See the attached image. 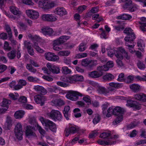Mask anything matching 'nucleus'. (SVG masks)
Returning a JSON list of instances; mask_svg holds the SVG:
<instances>
[{"instance_id": "obj_29", "label": "nucleus", "mask_w": 146, "mask_h": 146, "mask_svg": "<svg viewBox=\"0 0 146 146\" xmlns=\"http://www.w3.org/2000/svg\"><path fill=\"white\" fill-rule=\"evenodd\" d=\"M10 10L14 15H19L21 13V12L19 9L14 6H11L10 7Z\"/></svg>"}, {"instance_id": "obj_40", "label": "nucleus", "mask_w": 146, "mask_h": 146, "mask_svg": "<svg viewBox=\"0 0 146 146\" xmlns=\"http://www.w3.org/2000/svg\"><path fill=\"white\" fill-rule=\"evenodd\" d=\"M132 5V1L131 0H129L126 2L125 4L123 5V7L125 9H127L128 8L129 9V7H131V6Z\"/></svg>"}, {"instance_id": "obj_60", "label": "nucleus", "mask_w": 146, "mask_h": 146, "mask_svg": "<svg viewBox=\"0 0 146 146\" xmlns=\"http://www.w3.org/2000/svg\"><path fill=\"white\" fill-rule=\"evenodd\" d=\"M23 3L28 5H34L31 0H23Z\"/></svg>"}, {"instance_id": "obj_55", "label": "nucleus", "mask_w": 146, "mask_h": 146, "mask_svg": "<svg viewBox=\"0 0 146 146\" xmlns=\"http://www.w3.org/2000/svg\"><path fill=\"white\" fill-rule=\"evenodd\" d=\"M57 84L59 86L64 87H67L69 85L67 83L60 81L57 82Z\"/></svg>"}, {"instance_id": "obj_59", "label": "nucleus", "mask_w": 146, "mask_h": 146, "mask_svg": "<svg viewBox=\"0 0 146 146\" xmlns=\"http://www.w3.org/2000/svg\"><path fill=\"white\" fill-rule=\"evenodd\" d=\"M7 38V35L6 33H3L0 34V38L3 40H6Z\"/></svg>"}, {"instance_id": "obj_35", "label": "nucleus", "mask_w": 146, "mask_h": 146, "mask_svg": "<svg viewBox=\"0 0 146 146\" xmlns=\"http://www.w3.org/2000/svg\"><path fill=\"white\" fill-rule=\"evenodd\" d=\"M131 105V107L133 108L136 110H139L141 108V105L136 101H134Z\"/></svg>"}, {"instance_id": "obj_45", "label": "nucleus", "mask_w": 146, "mask_h": 146, "mask_svg": "<svg viewBox=\"0 0 146 146\" xmlns=\"http://www.w3.org/2000/svg\"><path fill=\"white\" fill-rule=\"evenodd\" d=\"M100 119L101 117L100 115L98 114H96L93 119V122L95 124H97L100 121Z\"/></svg>"}, {"instance_id": "obj_19", "label": "nucleus", "mask_w": 146, "mask_h": 146, "mask_svg": "<svg viewBox=\"0 0 146 146\" xmlns=\"http://www.w3.org/2000/svg\"><path fill=\"white\" fill-rule=\"evenodd\" d=\"M55 12L56 14L60 16L66 15L67 13V12L63 7L57 8L56 9Z\"/></svg>"}, {"instance_id": "obj_30", "label": "nucleus", "mask_w": 146, "mask_h": 146, "mask_svg": "<svg viewBox=\"0 0 146 146\" xmlns=\"http://www.w3.org/2000/svg\"><path fill=\"white\" fill-rule=\"evenodd\" d=\"M8 57L10 59H14L16 56V52L15 50H13L7 54Z\"/></svg>"}, {"instance_id": "obj_37", "label": "nucleus", "mask_w": 146, "mask_h": 146, "mask_svg": "<svg viewBox=\"0 0 146 146\" xmlns=\"http://www.w3.org/2000/svg\"><path fill=\"white\" fill-rule=\"evenodd\" d=\"M123 116L122 115L117 116L113 122V124L115 125L120 122L123 120Z\"/></svg>"}, {"instance_id": "obj_39", "label": "nucleus", "mask_w": 146, "mask_h": 146, "mask_svg": "<svg viewBox=\"0 0 146 146\" xmlns=\"http://www.w3.org/2000/svg\"><path fill=\"white\" fill-rule=\"evenodd\" d=\"M98 143L101 145H111L112 143L111 141H101L99 140L97 141Z\"/></svg>"}, {"instance_id": "obj_24", "label": "nucleus", "mask_w": 146, "mask_h": 146, "mask_svg": "<svg viewBox=\"0 0 146 146\" xmlns=\"http://www.w3.org/2000/svg\"><path fill=\"white\" fill-rule=\"evenodd\" d=\"M130 88L134 92H137L140 90V86L137 84H133L129 86Z\"/></svg>"}, {"instance_id": "obj_41", "label": "nucleus", "mask_w": 146, "mask_h": 146, "mask_svg": "<svg viewBox=\"0 0 146 146\" xmlns=\"http://www.w3.org/2000/svg\"><path fill=\"white\" fill-rule=\"evenodd\" d=\"M62 72L64 74H68L70 73L71 72L70 69L66 66H64L62 68Z\"/></svg>"}, {"instance_id": "obj_3", "label": "nucleus", "mask_w": 146, "mask_h": 146, "mask_svg": "<svg viewBox=\"0 0 146 146\" xmlns=\"http://www.w3.org/2000/svg\"><path fill=\"white\" fill-rule=\"evenodd\" d=\"M83 78V76L76 74L72 76L62 77L61 79L64 82L72 84L78 81H81Z\"/></svg>"}, {"instance_id": "obj_52", "label": "nucleus", "mask_w": 146, "mask_h": 146, "mask_svg": "<svg viewBox=\"0 0 146 146\" xmlns=\"http://www.w3.org/2000/svg\"><path fill=\"white\" fill-rule=\"evenodd\" d=\"M27 80L30 82H35L38 80V79L36 77L29 76L27 78Z\"/></svg>"}, {"instance_id": "obj_25", "label": "nucleus", "mask_w": 146, "mask_h": 146, "mask_svg": "<svg viewBox=\"0 0 146 146\" xmlns=\"http://www.w3.org/2000/svg\"><path fill=\"white\" fill-rule=\"evenodd\" d=\"M100 137L103 139H107L108 141H111V137L110 133L107 132H104L102 133L100 135Z\"/></svg>"}, {"instance_id": "obj_43", "label": "nucleus", "mask_w": 146, "mask_h": 146, "mask_svg": "<svg viewBox=\"0 0 146 146\" xmlns=\"http://www.w3.org/2000/svg\"><path fill=\"white\" fill-rule=\"evenodd\" d=\"M6 30L8 33V37L9 38H11L12 37V32L11 28L8 25H5Z\"/></svg>"}, {"instance_id": "obj_34", "label": "nucleus", "mask_w": 146, "mask_h": 146, "mask_svg": "<svg viewBox=\"0 0 146 146\" xmlns=\"http://www.w3.org/2000/svg\"><path fill=\"white\" fill-rule=\"evenodd\" d=\"M109 85L110 86L116 88H121L123 86L122 84L118 83L111 82Z\"/></svg>"}, {"instance_id": "obj_54", "label": "nucleus", "mask_w": 146, "mask_h": 146, "mask_svg": "<svg viewBox=\"0 0 146 146\" xmlns=\"http://www.w3.org/2000/svg\"><path fill=\"white\" fill-rule=\"evenodd\" d=\"M4 49L6 50H10L11 49V47L9 46V44L7 41H5L4 46Z\"/></svg>"}, {"instance_id": "obj_13", "label": "nucleus", "mask_w": 146, "mask_h": 146, "mask_svg": "<svg viewBox=\"0 0 146 146\" xmlns=\"http://www.w3.org/2000/svg\"><path fill=\"white\" fill-rule=\"evenodd\" d=\"M34 88L36 92L42 95H44L47 93L46 90L42 86L37 85L35 86Z\"/></svg>"}, {"instance_id": "obj_2", "label": "nucleus", "mask_w": 146, "mask_h": 146, "mask_svg": "<svg viewBox=\"0 0 146 146\" xmlns=\"http://www.w3.org/2000/svg\"><path fill=\"white\" fill-rule=\"evenodd\" d=\"M39 119L42 125L45 126V129L46 131H48L49 129L52 132H56L57 128L55 123L43 117H40Z\"/></svg>"}, {"instance_id": "obj_5", "label": "nucleus", "mask_w": 146, "mask_h": 146, "mask_svg": "<svg viewBox=\"0 0 146 146\" xmlns=\"http://www.w3.org/2000/svg\"><path fill=\"white\" fill-rule=\"evenodd\" d=\"M39 7L44 10L48 9L53 7L56 5L52 1L47 0L39 1L38 3Z\"/></svg>"}, {"instance_id": "obj_18", "label": "nucleus", "mask_w": 146, "mask_h": 146, "mask_svg": "<svg viewBox=\"0 0 146 146\" xmlns=\"http://www.w3.org/2000/svg\"><path fill=\"white\" fill-rule=\"evenodd\" d=\"M52 105L55 106H61L65 105L64 101L61 99H56L51 102Z\"/></svg>"}, {"instance_id": "obj_11", "label": "nucleus", "mask_w": 146, "mask_h": 146, "mask_svg": "<svg viewBox=\"0 0 146 146\" xmlns=\"http://www.w3.org/2000/svg\"><path fill=\"white\" fill-rule=\"evenodd\" d=\"M41 17L43 20L48 22H54L57 20L56 16L52 14H44Z\"/></svg>"}, {"instance_id": "obj_28", "label": "nucleus", "mask_w": 146, "mask_h": 146, "mask_svg": "<svg viewBox=\"0 0 146 146\" xmlns=\"http://www.w3.org/2000/svg\"><path fill=\"white\" fill-rule=\"evenodd\" d=\"M98 92L104 95L109 93V91L104 87L98 86Z\"/></svg>"}, {"instance_id": "obj_31", "label": "nucleus", "mask_w": 146, "mask_h": 146, "mask_svg": "<svg viewBox=\"0 0 146 146\" xmlns=\"http://www.w3.org/2000/svg\"><path fill=\"white\" fill-rule=\"evenodd\" d=\"M96 61L94 60H91L88 58H86L82 60V64H95Z\"/></svg>"}, {"instance_id": "obj_20", "label": "nucleus", "mask_w": 146, "mask_h": 146, "mask_svg": "<svg viewBox=\"0 0 146 146\" xmlns=\"http://www.w3.org/2000/svg\"><path fill=\"white\" fill-rule=\"evenodd\" d=\"M140 19L143 22H139V23L140 25L139 26L140 29L143 31H146V29L145 28V27H146V18L143 17H141Z\"/></svg>"}, {"instance_id": "obj_4", "label": "nucleus", "mask_w": 146, "mask_h": 146, "mask_svg": "<svg viewBox=\"0 0 146 146\" xmlns=\"http://www.w3.org/2000/svg\"><path fill=\"white\" fill-rule=\"evenodd\" d=\"M83 96L82 93L79 92L70 90L67 93L66 95V97L67 99L71 100L76 101L79 99V96L82 97Z\"/></svg>"}, {"instance_id": "obj_9", "label": "nucleus", "mask_w": 146, "mask_h": 146, "mask_svg": "<svg viewBox=\"0 0 146 146\" xmlns=\"http://www.w3.org/2000/svg\"><path fill=\"white\" fill-rule=\"evenodd\" d=\"M44 56L46 59L49 61L56 62L59 59L58 56L55 55L54 53L51 52L45 53Z\"/></svg>"}, {"instance_id": "obj_46", "label": "nucleus", "mask_w": 146, "mask_h": 146, "mask_svg": "<svg viewBox=\"0 0 146 146\" xmlns=\"http://www.w3.org/2000/svg\"><path fill=\"white\" fill-rule=\"evenodd\" d=\"M98 8L97 7H93L92 9L89 11L88 13V15L90 16L92 14L98 12Z\"/></svg>"}, {"instance_id": "obj_7", "label": "nucleus", "mask_w": 146, "mask_h": 146, "mask_svg": "<svg viewBox=\"0 0 146 146\" xmlns=\"http://www.w3.org/2000/svg\"><path fill=\"white\" fill-rule=\"evenodd\" d=\"M47 66L49 70V71L46 68H42V70L44 71L45 73L49 74H50V72L56 74H58L60 72L59 68L58 67L55 66L54 64H47Z\"/></svg>"}, {"instance_id": "obj_12", "label": "nucleus", "mask_w": 146, "mask_h": 146, "mask_svg": "<svg viewBox=\"0 0 146 146\" xmlns=\"http://www.w3.org/2000/svg\"><path fill=\"white\" fill-rule=\"evenodd\" d=\"M26 13L28 16L32 19H36L39 16V13L33 10H27L26 11Z\"/></svg>"}, {"instance_id": "obj_27", "label": "nucleus", "mask_w": 146, "mask_h": 146, "mask_svg": "<svg viewBox=\"0 0 146 146\" xmlns=\"http://www.w3.org/2000/svg\"><path fill=\"white\" fill-rule=\"evenodd\" d=\"M70 106H66L64 107L63 111L64 117L67 120L69 119V116L68 114V112L70 110Z\"/></svg>"}, {"instance_id": "obj_38", "label": "nucleus", "mask_w": 146, "mask_h": 146, "mask_svg": "<svg viewBox=\"0 0 146 146\" xmlns=\"http://www.w3.org/2000/svg\"><path fill=\"white\" fill-rule=\"evenodd\" d=\"M69 37L68 36H62L59 38V39L61 44H63L69 38Z\"/></svg>"}, {"instance_id": "obj_48", "label": "nucleus", "mask_w": 146, "mask_h": 146, "mask_svg": "<svg viewBox=\"0 0 146 146\" xmlns=\"http://www.w3.org/2000/svg\"><path fill=\"white\" fill-rule=\"evenodd\" d=\"M24 47L27 49L31 47V44L30 42L28 41H25L24 43Z\"/></svg>"}, {"instance_id": "obj_22", "label": "nucleus", "mask_w": 146, "mask_h": 146, "mask_svg": "<svg viewBox=\"0 0 146 146\" xmlns=\"http://www.w3.org/2000/svg\"><path fill=\"white\" fill-rule=\"evenodd\" d=\"M135 38V36L134 33H132L130 35H127L124 38V40L126 42H130V43H132Z\"/></svg>"}, {"instance_id": "obj_36", "label": "nucleus", "mask_w": 146, "mask_h": 146, "mask_svg": "<svg viewBox=\"0 0 146 146\" xmlns=\"http://www.w3.org/2000/svg\"><path fill=\"white\" fill-rule=\"evenodd\" d=\"M11 101L10 100L4 99L2 102V106L6 107V108H7V107L8 108V106L11 104Z\"/></svg>"}, {"instance_id": "obj_49", "label": "nucleus", "mask_w": 146, "mask_h": 146, "mask_svg": "<svg viewBox=\"0 0 146 146\" xmlns=\"http://www.w3.org/2000/svg\"><path fill=\"white\" fill-rule=\"evenodd\" d=\"M133 31L131 28H126L124 30L123 32L128 35L134 33Z\"/></svg>"}, {"instance_id": "obj_23", "label": "nucleus", "mask_w": 146, "mask_h": 146, "mask_svg": "<svg viewBox=\"0 0 146 146\" xmlns=\"http://www.w3.org/2000/svg\"><path fill=\"white\" fill-rule=\"evenodd\" d=\"M124 112L123 110L119 107H116L113 109V115H118L122 114Z\"/></svg>"}, {"instance_id": "obj_32", "label": "nucleus", "mask_w": 146, "mask_h": 146, "mask_svg": "<svg viewBox=\"0 0 146 146\" xmlns=\"http://www.w3.org/2000/svg\"><path fill=\"white\" fill-rule=\"evenodd\" d=\"M118 50L120 53H121L123 55L124 57L126 59L129 60L130 58V56L128 55L127 52L125 51L123 48L122 47L119 48Z\"/></svg>"}, {"instance_id": "obj_51", "label": "nucleus", "mask_w": 146, "mask_h": 146, "mask_svg": "<svg viewBox=\"0 0 146 146\" xmlns=\"http://www.w3.org/2000/svg\"><path fill=\"white\" fill-rule=\"evenodd\" d=\"M86 44L84 43H81L79 46V50L80 52L84 51L86 49L85 46Z\"/></svg>"}, {"instance_id": "obj_10", "label": "nucleus", "mask_w": 146, "mask_h": 146, "mask_svg": "<svg viewBox=\"0 0 146 146\" xmlns=\"http://www.w3.org/2000/svg\"><path fill=\"white\" fill-rule=\"evenodd\" d=\"M34 98L35 102L37 104H40L41 106L44 105L45 102L47 100V98L45 96L39 94L35 95Z\"/></svg>"}, {"instance_id": "obj_58", "label": "nucleus", "mask_w": 146, "mask_h": 146, "mask_svg": "<svg viewBox=\"0 0 146 146\" xmlns=\"http://www.w3.org/2000/svg\"><path fill=\"white\" fill-rule=\"evenodd\" d=\"M12 125V121L10 120H7L5 124V126L7 127V129H9L10 127Z\"/></svg>"}, {"instance_id": "obj_14", "label": "nucleus", "mask_w": 146, "mask_h": 146, "mask_svg": "<svg viewBox=\"0 0 146 146\" xmlns=\"http://www.w3.org/2000/svg\"><path fill=\"white\" fill-rule=\"evenodd\" d=\"M34 130V128L32 126H27L26 130V136L27 137L35 136V134L33 132Z\"/></svg>"}, {"instance_id": "obj_44", "label": "nucleus", "mask_w": 146, "mask_h": 146, "mask_svg": "<svg viewBox=\"0 0 146 146\" xmlns=\"http://www.w3.org/2000/svg\"><path fill=\"white\" fill-rule=\"evenodd\" d=\"M82 66L87 70H91L93 69L95 67L94 64H82Z\"/></svg>"}, {"instance_id": "obj_62", "label": "nucleus", "mask_w": 146, "mask_h": 146, "mask_svg": "<svg viewBox=\"0 0 146 146\" xmlns=\"http://www.w3.org/2000/svg\"><path fill=\"white\" fill-rule=\"evenodd\" d=\"M7 68V66L4 64L0 65V73L3 72Z\"/></svg>"}, {"instance_id": "obj_50", "label": "nucleus", "mask_w": 146, "mask_h": 146, "mask_svg": "<svg viewBox=\"0 0 146 146\" xmlns=\"http://www.w3.org/2000/svg\"><path fill=\"white\" fill-rule=\"evenodd\" d=\"M18 101L21 103H26L27 101V98L24 96H21L19 99Z\"/></svg>"}, {"instance_id": "obj_16", "label": "nucleus", "mask_w": 146, "mask_h": 146, "mask_svg": "<svg viewBox=\"0 0 146 146\" xmlns=\"http://www.w3.org/2000/svg\"><path fill=\"white\" fill-rule=\"evenodd\" d=\"M42 33L45 35L51 36L53 33V31L52 28L47 27L41 29Z\"/></svg>"}, {"instance_id": "obj_6", "label": "nucleus", "mask_w": 146, "mask_h": 146, "mask_svg": "<svg viewBox=\"0 0 146 146\" xmlns=\"http://www.w3.org/2000/svg\"><path fill=\"white\" fill-rule=\"evenodd\" d=\"M47 115L49 117L55 120L61 121L62 119L61 113L57 110H52L50 113H47Z\"/></svg>"}, {"instance_id": "obj_61", "label": "nucleus", "mask_w": 146, "mask_h": 146, "mask_svg": "<svg viewBox=\"0 0 146 146\" xmlns=\"http://www.w3.org/2000/svg\"><path fill=\"white\" fill-rule=\"evenodd\" d=\"M133 77L132 76H129L127 77V79L125 80V82L126 83H130L133 80Z\"/></svg>"}, {"instance_id": "obj_26", "label": "nucleus", "mask_w": 146, "mask_h": 146, "mask_svg": "<svg viewBox=\"0 0 146 146\" xmlns=\"http://www.w3.org/2000/svg\"><path fill=\"white\" fill-rule=\"evenodd\" d=\"M114 76L110 73H107L103 77V79L105 81H110L114 78Z\"/></svg>"}, {"instance_id": "obj_57", "label": "nucleus", "mask_w": 146, "mask_h": 146, "mask_svg": "<svg viewBox=\"0 0 146 146\" xmlns=\"http://www.w3.org/2000/svg\"><path fill=\"white\" fill-rule=\"evenodd\" d=\"M115 50L110 49L107 50L108 54V56L110 57H112L114 55V52Z\"/></svg>"}, {"instance_id": "obj_47", "label": "nucleus", "mask_w": 146, "mask_h": 146, "mask_svg": "<svg viewBox=\"0 0 146 146\" xmlns=\"http://www.w3.org/2000/svg\"><path fill=\"white\" fill-rule=\"evenodd\" d=\"M59 54L61 55L64 56H68L70 53V52L69 51H61L59 52Z\"/></svg>"}, {"instance_id": "obj_17", "label": "nucleus", "mask_w": 146, "mask_h": 146, "mask_svg": "<svg viewBox=\"0 0 146 146\" xmlns=\"http://www.w3.org/2000/svg\"><path fill=\"white\" fill-rule=\"evenodd\" d=\"M114 54L115 55L117 58V60L116 61L117 64H121L122 63L121 60L123 59V56L120 53V52L118 50H115L114 51Z\"/></svg>"}, {"instance_id": "obj_1", "label": "nucleus", "mask_w": 146, "mask_h": 146, "mask_svg": "<svg viewBox=\"0 0 146 146\" xmlns=\"http://www.w3.org/2000/svg\"><path fill=\"white\" fill-rule=\"evenodd\" d=\"M110 65L111 67L113 66L112 64H104L103 66H99L97 68V71H94L90 72L89 75L90 77L96 78L102 76L104 74V71H107L109 69V66Z\"/></svg>"}, {"instance_id": "obj_56", "label": "nucleus", "mask_w": 146, "mask_h": 146, "mask_svg": "<svg viewBox=\"0 0 146 146\" xmlns=\"http://www.w3.org/2000/svg\"><path fill=\"white\" fill-rule=\"evenodd\" d=\"M124 74L123 73H121L119 75L118 78L117 79V80L119 82H123L124 80Z\"/></svg>"}, {"instance_id": "obj_21", "label": "nucleus", "mask_w": 146, "mask_h": 146, "mask_svg": "<svg viewBox=\"0 0 146 146\" xmlns=\"http://www.w3.org/2000/svg\"><path fill=\"white\" fill-rule=\"evenodd\" d=\"M76 128L74 127L66 128L65 130V136L68 137L70 133H74L76 132Z\"/></svg>"}, {"instance_id": "obj_64", "label": "nucleus", "mask_w": 146, "mask_h": 146, "mask_svg": "<svg viewBox=\"0 0 146 146\" xmlns=\"http://www.w3.org/2000/svg\"><path fill=\"white\" fill-rule=\"evenodd\" d=\"M26 84V81L24 80H20L18 82V84H19L20 85H21L22 87H23V86H25Z\"/></svg>"}, {"instance_id": "obj_8", "label": "nucleus", "mask_w": 146, "mask_h": 146, "mask_svg": "<svg viewBox=\"0 0 146 146\" xmlns=\"http://www.w3.org/2000/svg\"><path fill=\"white\" fill-rule=\"evenodd\" d=\"M14 132L17 138L19 140H21L23 138L22 135L23 133L22 126L20 123H18L15 126Z\"/></svg>"}, {"instance_id": "obj_42", "label": "nucleus", "mask_w": 146, "mask_h": 146, "mask_svg": "<svg viewBox=\"0 0 146 146\" xmlns=\"http://www.w3.org/2000/svg\"><path fill=\"white\" fill-rule=\"evenodd\" d=\"M143 77H141L139 76H134L135 79L137 81H146V75L143 76Z\"/></svg>"}, {"instance_id": "obj_53", "label": "nucleus", "mask_w": 146, "mask_h": 146, "mask_svg": "<svg viewBox=\"0 0 146 146\" xmlns=\"http://www.w3.org/2000/svg\"><path fill=\"white\" fill-rule=\"evenodd\" d=\"M26 67L27 69L31 72H35L36 71V70L32 66V64H27Z\"/></svg>"}, {"instance_id": "obj_33", "label": "nucleus", "mask_w": 146, "mask_h": 146, "mask_svg": "<svg viewBox=\"0 0 146 146\" xmlns=\"http://www.w3.org/2000/svg\"><path fill=\"white\" fill-rule=\"evenodd\" d=\"M25 114L24 111L22 110H19L16 112L14 115L15 117L17 119L22 118Z\"/></svg>"}, {"instance_id": "obj_63", "label": "nucleus", "mask_w": 146, "mask_h": 146, "mask_svg": "<svg viewBox=\"0 0 146 146\" xmlns=\"http://www.w3.org/2000/svg\"><path fill=\"white\" fill-rule=\"evenodd\" d=\"M86 6L85 5L79 7L78 9V12L79 13H82L84 10L86 9Z\"/></svg>"}, {"instance_id": "obj_15", "label": "nucleus", "mask_w": 146, "mask_h": 146, "mask_svg": "<svg viewBox=\"0 0 146 146\" xmlns=\"http://www.w3.org/2000/svg\"><path fill=\"white\" fill-rule=\"evenodd\" d=\"M134 98L135 99L144 102L146 101V95L142 93H140L134 95Z\"/></svg>"}]
</instances>
